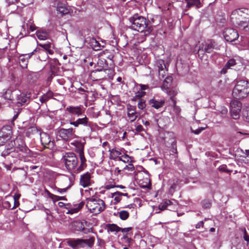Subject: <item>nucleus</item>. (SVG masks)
Returning <instances> with one entry per match:
<instances>
[{
	"mask_svg": "<svg viewBox=\"0 0 249 249\" xmlns=\"http://www.w3.org/2000/svg\"><path fill=\"white\" fill-rule=\"evenodd\" d=\"M223 36L225 40L228 42L234 41L239 37L237 32L232 28L225 29L223 32Z\"/></svg>",
	"mask_w": 249,
	"mask_h": 249,
	"instance_id": "4468645a",
	"label": "nucleus"
},
{
	"mask_svg": "<svg viewBox=\"0 0 249 249\" xmlns=\"http://www.w3.org/2000/svg\"><path fill=\"white\" fill-rule=\"evenodd\" d=\"M49 98L47 96L46 94H44L43 95L40 99V101H41V102L42 103H45L46 101H47L48 100H49Z\"/></svg>",
	"mask_w": 249,
	"mask_h": 249,
	"instance_id": "09e8293b",
	"label": "nucleus"
},
{
	"mask_svg": "<svg viewBox=\"0 0 249 249\" xmlns=\"http://www.w3.org/2000/svg\"><path fill=\"white\" fill-rule=\"evenodd\" d=\"M163 202L166 207H167L168 205H170L171 203V201L168 199L164 200Z\"/></svg>",
	"mask_w": 249,
	"mask_h": 249,
	"instance_id": "0e129e2a",
	"label": "nucleus"
},
{
	"mask_svg": "<svg viewBox=\"0 0 249 249\" xmlns=\"http://www.w3.org/2000/svg\"><path fill=\"white\" fill-rule=\"evenodd\" d=\"M173 80L172 77L171 76H168L165 77L163 85L161 87V88L163 91L167 93L170 92L171 84Z\"/></svg>",
	"mask_w": 249,
	"mask_h": 249,
	"instance_id": "6ab92c4d",
	"label": "nucleus"
},
{
	"mask_svg": "<svg viewBox=\"0 0 249 249\" xmlns=\"http://www.w3.org/2000/svg\"><path fill=\"white\" fill-rule=\"evenodd\" d=\"M87 224V222L85 220L76 221L72 223V226L74 230L87 233L89 232V229L86 228Z\"/></svg>",
	"mask_w": 249,
	"mask_h": 249,
	"instance_id": "dca6fc26",
	"label": "nucleus"
},
{
	"mask_svg": "<svg viewBox=\"0 0 249 249\" xmlns=\"http://www.w3.org/2000/svg\"><path fill=\"white\" fill-rule=\"evenodd\" d=\"M9 155L12 157L21 160L25 157H33V153L27 146L23 138L19 136L14 141H10L1 153L3 157Z\"/></svg>",
	"mask_w": 249,
	"mask_h": 249,
	"instance_id": "f257e3e1",
	"label": "nucleus"
},
{
	"mask_svg": "<svg viewBox=\"0 0 249 249\" xmlns=\"http://www.w3.org/2000/svg\"><path fill=\"white\" fill-rule=\"evenodd\" d=\"M202 205L204 208H209L211 206V203L208 200H204L202 202Z\"/></svg>",
	"mask_w": 249,
	"mask_h": 249,
	"instance_id": "58836bf2",
	"label": "nucleus"
},
{
	"mask_svg": "<svg viewBox=\"0 0 249 249\" xmlns=\"http://www.w3.org/2000/svg\"><path fill=\"white\" fill-rule=\"evenodd\" d=\"M218 169L221 172H225L227 173H230V171L227 169V166L225 164H223L220 166L218 168Z\"/></svg>",
	"mask_w": 249,
	"mask_h": 249,
	"instance_id": "a19ab883",
	"label": "nucleus"
},
{
	"mask_svg": "<svg viewBox=\"0 0 249 249\" xmlns=\"http://www.w3.org/2000/svg\"><path fill=\"white\" fill-rule=\"evenodd\" d=\"M94 42L95 43V45H94V50H99V49L98 48H100V43L98 42H97L96 40H93L92 43H93Z\"/></svg>",
	"mask_w": 249,
	"mask_h": 249,
	"instance_id": "603ef678",
	"label": "nucleus"
},
{
	"mask_svg": "<svg viewBox=\"0 0 249 249\" xmlns=\"http://www.w3.org/2000/svg\"><path fill=\"white\" fill-rule=\"evenodd\" d=\"M36 29V26L34 24L30 25V30L31 31H32V32L34 31Z\"/></svg>",
	"mask_w": 249,
	"mask_h": 249,
	"instance_id": "774afa93",
	"label": "nucleus"
},
{
	"mask_svg": "<svg viewBox=\"0 0 249 249\" xmlns=\"http://www.w3.org/2000/svg\"><path fill=\"white\" fill-rule=\"evenodd\" d=\"M124 169L132 171L134 170V166L132 163H129L128 165H125V166L124 167Z\"/></svg>",
	"mask_w": 249,
	"mask_h": 249,
	"instance_id": "c03bdc74",
	"label": "nucleus"
},
{
	"mask_svg": "<svg viewBox=\"0 0 249 249\" xmlns=\"http://www.w3.org/2000/svg\"><path fill=\"white\" fill-rule=\"evenodd\" d=\"M235 64V60L234 59H230L227 62L226 65L227 66V67H228L230 69L231 67L234 66Z\"/></svg>",
	"mask_w": 249,
	"mask_h": 249,
	"instance_id": "4c0bfd02",
	"label": "nucleus"
},
{
	"mask_svg": "<svg viewBox=\"0 0 249 249\" xmlns=\"http://www.w3.org/2000/svg\"><path fill=\"white\" fill-rule=\"evenodd\" d=\"M206 127H200L195 130L192 129V132L195 134H199L201 132H202L203 130H204L206 128Z\"/></svg>",
	"mask_w": 249,
	"mask_h": 249,
	"instance_id": "a18cd8bd",
	"label": "nucleus"
},
{
	"mask_svg": "<svg viewBox=\"0 0 249 249\" xmlns=\"http://www.w3.org/2000/svg\"><path fill=\"white\" fill-rule=\"evenodd\" d=\"M187 3L186 7L190 8L193 6H196L197 8L200 7V2L199 0H185Z\"/></svg>",
	"mask_w": 249,
	"mask_h": 249,
	"instance_id": "b1692460",
	"label": "nucleus"
},
{
	"mask_svg": "<svg viewBox=\"0 0 249 249\" xmlns=\"http://www.w3.org/2000/svg\"><path fill=\"white\" fill-rule=\"evenodd\" d=\"M86 166V162H81L80 166H79L78 169L80 171L83 170L84 168Z\"/></svg>",
	"mask_w": 249,
	"mask_h": 249,
	"instance_id": "bf43d9fd",
	"label": "nucleus"
},
{
	"mask_svg": "<svg viewBox=\"0 0 249 249\" xmlns=\"http://www.w3.org/2000/svg\"><path fill=\"white\" fill-rule=\"evenodd\" d=\"M244 231V236L243 238L245 241L248 242V244H249V235L248 234L247 232L245 229H243Z\"/></svg>",
	"mask_w": 249,
	"mask_h": 249,
	"instance_id": "49530a36",
	"label": "nucleus"
},
{
	"mask_svg": "<svg viewBox=\"0 0 249 249\" xmlns=\"http://www.w3.org/2000/svg\"><path fill=\"white\" fill-rule=\"evenodd\" d=\"M107 228L108 231H120V228L119 227L115 224H108L107 225Z\"/></svg>",
	"mask_w": 249,
	"mask_h": 249,
	"instance_id": "cd10ccee",
	"label": "nucleus"
},
{
	"mask_svg": "<svg viewBox=\"0 0 249 249\" xmlns=\"http://www.w3.org/2000/svg\"><path fill=\"white\" fill-rule=\"evenodd\" d=\"M119 217L123 220L127 219L129 215V213L124 210H123L118 213Z\"/></svg>",
	"mask_w": 249,
	"mask_h": 249,
	"instance_id": "c756f323",
	"label": "nucleus"
},
{
	"mask_svg": "<svg viewBox=\"0 0 249 249\" xmlns=\"http://www.w3.org/2000/svg\"><path fill=\"white\" fill-rule=\"evenodd\" d=\"M19 0H6L7 3L8 5H11L17 2Z\"/></svg>",
	"mask_w": 249,
	"mask_h": 249,
	"instance_id": "680f3d73",
	"label": "nucleus"
},
{
	"mask_svg": "<svg viewBox=\"0 0 249 249\" xmlns=\"http://www.w3.org/2000/svg\"><path fill=\"white\" fill-rule=\"evenodd\" d=\"M14 205L13 207L11 208V206L10 202L8 201H5L4 202V207H5L6 208H7V209H11L12 210L15 209L16 207H17V205L16 204L17 203L18 205V201L17 202L15 197H14Z\"/></svg>",
	"mask_w": 249,
	"mask_h": 249,
	"instance_id": "7c9ffc66",
	"label": "nucleus"
},
{
	"mask_svg": "<svg viewBox=\"0 0 249 249\" xmlns=\"http://www.w3.org/2000/svg\"><path fill=\"white\" fill-rule=\"evenodd\" d=\"M70 9H69L67 6L63 5V15H67L70 13Z\"/></svg>",
	"mask_w": 249,
	"mask_h": 249,
	"instance_id": "6e6d98bb",
	"label": "nucleus"
},
{
	"mask_svg": "<svg viewBox=\"0 0 249 249\" xmlns=\"http://www.w3.org/2000/svg\"><path fill=\"white\" fill-rule=\"evenodd\" d=\"M80 193L82 196L86 197V207L91 213L98 214L105 210L106 205L103 200L98 197H90L94 194L92 188L85 190L81 189Z\"/></svg>",
	"mask_w": 249,
	"mask_h": 249,
	"instance_id": "f03ea898",
	"label": "nucleus"
},
{
	"mask_svg": "<svg viewBox=\"0 0 249 249\" xmlns=\"http://www.w3.org/2000/svg\"><path fill=\"white\" fill-rule=\"evenodd\" d=\"M172 152L174 153H176L177 152V149L176 148V142H174L172 143Z\"/></svg>",
	"mask_w": 249,
	"mask_h": 249,
	"instance_id": "864d4df0",
	"label": "nucleus"
},
{
	"mask_svg": "<svg viewBox=\"0 0 249 249\" xmlns=\"http://www.w3.org/2000/svg\"><path fill=\"white\" fill-rule=\"evenodd\" d=\"M66 168L68 170L73 169L77 164V159L73 153H67L63 156Z\"/></svg>",
	"mask_w": 249,
	"mask_h": 249,
	"instance_id": "0eeeda50",
	"label": "nucleus"
},
{
	"mask_svg": "<svg viewBox=\"0 0 249 249\" xmlns=\"http://www.w3.org/2000/svg\"><path fill=\"white\" fill-rule=\"evenodd\" d=\"M53 6L55 8L57 14L59 13L62 16V0H54Z\"/></svg>",
	"mask_w": 249,
	"mask_h": 249,
	"instance_id": "5701e85b",
	"label": "nucleus"
},
{
	"mask_svg": "<svg viewBox=\"0 0 249 249\" xmlns=\"http://www.w3.org/2000/svg\"><path fill=\"white\" fill-rule=\"evenodd\" d=\"M79 156H80L81 162H83L86 161V160L84 157V153L83 152H80L79 153Z\"/></svg>",
	"mask_w": 249,
	"mask_h": 249,
	"instance_id": "3c124183",
	"label": "nucleus"
},
{
	"mask_svg": "<svg viewBox=\"0 0 249 249\" xmlns=\"http://www.w3.org/2000/svg\"><path fill=\"white\" fill-rule=\"evenodd\" d=\"M145 102L144 100H139V102L138 103V107L139 109H144L145 107Z\"/></svg>",
	"mask_w": 249,
	"mask_h": 249,
	"instance_id": "e433bc0d",
	"label": "nucleus"
},
{
	"mask_svg": "<svg viewBox=\"0 0 249 249\" xmlns=\"http://www.w3.org/2000/svg\"><path fill=\"white\" fill-rule=\"evenodd\" d=\"M145 95V92L144 91H142L140 89L137 91V92L135 93V95L134 97V99L136 100L137 98L139 100L142 99L141 98L144 96Z\"/></svg>",
	"mask_w": 249,
	"mask_h": 249,
	"instance_id": "473e14b6",
	"label": "nucleus"
},
{
	"mask_svg": "<svg viewBox=\"0 0 249 249\" xmlns=\"http://www.w3.org/2000/svg\"><path fill=\"white\" fill-rule=\"evenodd\" d=\"M240 110H231L230 113L231 117L234 119H237L240 116Z\"/></svg>",
	"mask_w": 249,
	"mask_h": 249,
	"instance_id": "2f4dec72",
	"label": "nucleus"
},
{
	"mask_svg": "<svg viewBox=\"0 0 249 249\" xmlns=\"http://www.w3.org/2000/svg\"><path fill=\"white\" fill-rule=\"evenodd\" d=\"M229 69V68L228 67H227V66L225 65V66L221 70V71H220V73L221 74H225V73H226V72L227 71V70Z\"/></svg>",
	"mask_w": 249,
	"mask_h": 249,
	"instance_id": "13d9d810",
	"label": "nucleus"
},
{
	"mask_svg": "<svg viewBox=\"0 0 249 249\" xmlns=\"http://www.w3.org/2000/svg\"><path fill=\"white\" fill-rule=\"evenodd\" d=\"M88 122V118L86 116H85L83 118L78 119L75 122H70V124L72 125H73L75 127H77L79 124L87 125Z\"/></svg>",
	"mask_w": 249,
	"mask_h": 249,
	"instance_id": "412c9836",
	"label": "nucleus"
},
{
	"mask_svg": "<svg viewBox=\"0 0 249 249\" xmlns=\"http://www.w3.org/2000/svg\"><path fill=\"white\" fill-rule=\"evenodd\" d=\"M74 179V176L71 173L69 175H63V186H65L63 193L73 185Z\"/></svg>",
	"mask_w": 249,
	"mask_h": 249,
	"instance_id": "2eb2a0df",
	"label": "nucleus"
},
{
	"mask_svg": "<svg viewBox=\"0 0 249 249\" xmlns=\"http://www.w3.org/2000/svg\"><path fill=\"white\" fill-rule=\"evenodd\" d=\"M94 241L93 237H89L85 239L72 238L66 240L67 244L74 249L86 247L91 248L93 245Z\"/></svg>",
	"mask_w": 249,
	"mask_h": 249,
	"instance_id": "39448f33",
	"label": "nucleus"
},
{
	"mask_svg": "<svg viewBox=\"0 0 249 249\" xmlns=\"http://www.w3.org/2000/svg\"><path fill=\"white\" fill-rule=\"evenodd\" d=\"M36 36L40 40H45L48 38L49 35L46 32L37 31Z\"/></svg>",
	"mask_w": 249,
	"mask_h": 249,
	"instance_id": "c85d7f7f",
	"label": "nucleus"
},
{
	"mask_svg": "<svg viewBox=\"0 0 249 249\" xmlns=\"http://www.w3.org/2000/svg\"><path fill=\"white\" fill-rule=\"evenodd\" d=\"M242 114L246 121L249 122V110H243Z\"/></svg>",
	"mask_w": 249,
	"mask_h": 249,
	"instance_id": "ea45409f",
	"label": "nucleus"
},
{
	"mask_svg": "<svg viewBox=\"0 0 249 249\" xmlns=\"http://www.w3.org/2000/svg\"><path fill=\"white\" fill-rule=\"evenodd\" d=\"M249 93V83L248 81H238L232 90V96L236 98H243Z\"/></svg>",
	"mask_w": 249,
	"mask_h": 249,
	"instance_id": "20e7f679",
	"label": "nucleus"
},
{
	"mask_svg": "<svg viewBox=\"0 0 249 249\" xmlns=\"http://www.w3.org/2000/svg\"><path fill=\"white\" fill-rule=\"evenodd\" d=\"M170 104L172 107L176 109V102L173 97L170 98Z\"/></svg>",
	"mask_w": 249,
	"mask_h": 249,
	"instance_id": "de8ad7c7",
	"label": "nucleus"
},
{
	"mask_svg": "<svg viewBox=\"0 0 249 249\" xmlns=\"http://www.w3.org/2000/svg\"><path fill=\"white\" fill-rule=\"evenodd\" d=\"M13 91L10 89H8L3 93L2 97L4 99L8 100H12L13 99V96L12 94Z\"/></svg>",
	"mask_w": 249,
	"mask_h": 249,
	"instance_id": "bb28decb",
	"label": "nucleus"
},
{
	"mask_svg": "<svg viewBox=\"0 0 249 249\" xmlns=\"http://www.w3.org/2000/svg\"><path fill=\"white\" fill-rule=\"evenodd\" d=\"M136 130L137 132H141L143 130L142 126L141 124L138 125L136 127Z\"/></svg>",
	"mask_w": 249,
	"mask_h": 249,
	"instance_id": "052dcab7",
	"label": "nucleus"
},
{
	"mask_svg": "<svg viewBox=\"0 0 249 249\" xmlns=\"http://www.w3.org/2000/svg\"><path fill=\"white\" fill-rule=\"evenodd\" d=\"M155 68L159 71V76L160 79L164 78L167 73L164 61L162 59L157 60L155 63Z\"/></svg>",
	"mask_w": 249,
	"mask_h": 249,
	"instance_id": "f8f14e48",
	"label": "nucleus"
},
{
	"mask_svg": "<svg viewBox=\"0 0 249 249\" xmlns=\"http://www.w3.org/2000/svg\"><path fill=\"white\" fill-rule=\"evenodd\" d=\"M31 94L30 92H20L16 94V104L18 107L24 106L28 104L30 101Z\"/></svg>",
	"mask_w": 249,
	"mask_h": 249,
	"instance_id": "9d476101",
	"label": "nucleus"
},
{
	"mask_svg": "<svg viewBox=\"0 0 249 249\" xmlns=\"http://www.w3.org/2000/svg\"><path fill=\"white\" fill-rule=\"evenodd\" d=\"M38 45L42 48H43L45 51L49 50V48H51V44L47 43V44H38Z\"/></svg>",
	"mask_w": 249,
	"mask_h": 249,
	"instance_id": "37998d69",
	"label": "nucleus"
},
{
	"mask_svg": "<svg viewBox=\"0 0 249 249\" xmlns=\"http://www.w3.org/2000/svg\"><path fill=\"white\" fill-rule=\"evenodd\" d=\"M110 152V158L111 159L113 160H119V157L120 155H121V152L116 149H112V150H109Z\"/></svg>",
	"mask_w": 249,
	"mask_h": 249,
	"instance_id": "393cba45",
	"label": "nucleus"
},
{
	"mask_svg": "<svg viewBox=\"0 0 249 249\" xmlns=\"http://www.w3.org/2000/svg\"><path fill=\"white\" fill-rule=\"evenodd\" d=\"M72 113L77 114L78 116L80 115L82 113L81 110H69Z\"/></svg>",
	"mask_w": 249,
	"mask_h": 249,
	"instance_id": "4d7b16f0",
	"label": "nucleus"
},
{
	"mask_svg": "<svg viewBox=\"0 0 249 249\" xmlns=\"http://www.w3.org/2000/svg\"><path fill=\"white\" fill-rule=\"evenodd\" d=\"M93 177L89 172H86L80 176L79 184L84 188L89 187L94 184Z\"/></svg>",
	"mask_w": 249,
	"mask_h": 249,
	"instance_id": "9b49d317",
	"label": "nucleus"
},
{
	"mask_svg": "<svg viewBox=\"0 0 249 249\" xmlns=\"http://www.w3.org/2000/svg\"><path fill=\"white\" fill-rule=\"evenodd\" d=\"M72 128L63 129V141H69L75 138Z\"/></svg>",
	"mask_w": 249,
	"mask_h": 249,
	"instance_id": "aec40b11",
	"label": "nucleus"
},
{
	"mask_svg": "<svg viewBox=\"0 0 249 249\" xmlns=\"http://www.w3.org/2000/svg\"><path fill=\"white\" fill-rule=\"evenodd\" d=\"M213 49H217L216 47V43L214 41L210 40L200 45L198 53H199L201 51L204 53H211Z\"/></svg>",
	"mask_w": 249,
	"mask_h": 249,
	"instance_id": "ddd939ff",
	"label": "nucleus"
},
{
	"mask_svg": "<svg viewBox=\"0 0 249 249\" xmlns=\"http://www.w3.org/2000/svg\"><path fill=\"white\" fill-rule=\"evenodd\" d=\"M137 85L140 87V89L142 91L147 89L149 88L147 85L138 84Z\"/></svg>",
	"mask_w": 249,
	"mask_h": 249,
	"instance_id": "8fccbe9b",
	"label": "nucleus"
},
{
	"mask_svg": "<svg viewBox=\"0 0 249 249\" xmlns=\"http://www.w3.org/2000/svg\"><path fill=\"white\" fill-rule=\"evenodd\" d=\"M12 135L11 127L9 125L3 126L0 130V146L3 145L9 141Z\"/></svg>",
	"mask_w": 249,
	"mask_h": 249,
	"instance_id": "1a4fd4ad",
	"label": "nucleus"
},
{
	"mask_svg": "<svg viewBox=\"0 0 249 249\" xmlns=\"http://www.w3.org/2000/svg\"><path fill=\"white\" fill-rule=\"evenodd\" d=\"M38 131L37 129L34 126H32L30 128H29L27 130V135L28 137H29L30 134H34L36 133H38Z\"/></svg>",
	"mask_w": 249,
	"mask_h": 249,
	"instance_id": "72a5a7b5",
	"label": "nucleus"
},
{
	"mask_svg": "<svg viewBox=\"0 0 249 249\" xmlns=\"http://www.w3.org/2000/svg\"><path fill=\"white\" fill-rule=\"evenodd\" d=\"M140 115L136 110H128L127 116L131 122L134 121Z\"/></svg>",
	"mask_w": 249,
	"mask_h": 249,
	"instance_id": "4be33fe9",
	"label": "nucleus"
},
{
	"mask_svg": "<svg viewBox=\"0 0 249 249\" xmlns=\"http://www.w3.org/2000/svg\"><path fill=\"white\" fill-rule=\"evenodd\" d=\"M204 222L203 221H201L199 222L196 225V229L199 228L200 227H202L203 226Z\"/></svg>",
	"mask_w": 249,
	"mask_h": 249,
	"instance_id": "e2e57ef3",
	"label": "nucleus"
},
{
	"mask_svg": "<svg viewBox=\"0 0 249 249\" xmlns=\"http://www.w3.org/2000/svg\"><path fill=\"white\" fill-rule=\"evenodd\" d=\"M129 21L131 23L130 28L134 30L143 32L144 36H148L152 31V27H148V20L138 14L130 18Z\"/></svg>",
	"mask_w": 249,
	"mask_h": 249,
	"instance_id": "7ed1b4c3",
	"label": "nucleus"
},
{
	"mask_svg": "<svg viewBox=\"0 0 249 249\" xmlns=\"http://www.w3.org/2000/svg\"><path fill=\"white\" fill-rule=\"evenodd\" d=\"M244 43L246 45L247 48L249 50V40H243Z\"/></svg>",
	"mask_w": 249,
	"mask_h": 249,
	"instance_id": "69168bd1",
	"label": "nucleus"
},
{
	"mask_svg": "<svg viewBox=\"0 0 249 249\" xmlns=\"http://www.w3.org/2000/svg\"><path fill=\"white\" fill-rule=\"evenodd\" d=\"M165 103L164 99L158 96H154L149 101V104L151 107L158 109L162 107Z\"/></svg>",
	"mask_w": 249,
	"mask_h": 249,
	"instance_id": "f3484780",
	"label": "nucleus"
},
{
	"mask_svg": "<svg viewBox=\"0 0 249 249\" xmlns=\"http://www.w3.org/2000/svg\"><path fill=\"white\" fill-rule=\"evenodd\" d=\"M131 230V228H120V231L123 233H127Z\"/></svg>",
	"mask_w": 249,
	"mask_h": 249,
	"instance_id": "5fc2aeb1",
	"label": "nucleus"
},
{
	"mask_svg": "<svg viewBox=\"0 0 249 249\" xmlns=\"http://www.w3.org/2000/svg\"><path fill=\"white\" fill-rule=\"evenodd\" d=\"M230 107L231 109H241L242 103L237 100H233L230 103Z\"/></svg>",
	"mask_w": 249,
	"mask_h": 249,
	"instance_id": "a878e982",
	"label": "nucleus"
},
{
	"mask_svg": "<svg viewBox=\"0 0 249 249\" xmlns=\"http://www.w3.org/2000/svg\"><path fill=\"white\" fill-rule=\"evenodd\" d=\"M236 15L241 17V19L239 18V22H237L236 24L240 28H243L245 31L247 30L248 22L249 21V9L247 8H240L234 11L232 13V18L233 16Z\"/></svg>",
	"mask_w": 249,
	"mask_h": 249,
	"instance_id": "423d86ee",
	"label": "nucleus"
},
{
	"mask_svg": "<svg viewBox=\"0 0 249 249\" xmlns=\"http://www.w3.org/2000/svg\"><path fill=\"white\" fill-rule=\"evenodd\" d=\"M46 94L47 96L49 97V99L52 98L53 96V93L52 91H49Z\"/></svg>",
	"mask_w": 249,
	"mask_h": 249,
	"instance_id": "338daca9",
	"label": "nucleus"
},
{
	"mask_svg": "<svg viewBox=\"0 0 249 249\" xmlns=\"http://www.w3.org/2000/svg\"><path fill=\"white\" fill-rule=\"evenodd\" d=\"M35 51H36V50H35L34 52L31 53L21 54L19 56V64L22 69H25L27 68L28 59L32 56Z\"/></svg>",
	"mask_w": 249,
	"mask_h": 249,
	"instance_id": "a211bd4d",
	"label": "nucleus"
},
{
	"mask_svg": "<svg viewBox=\"0 0 249 249\" xmlns=\"http://www.w3.org/2000/svg\"><path fill=\"white\" fill-rule=\"evenodd\" d=\"M167 207L164 205L163 202L160 204L159 206V211H156V213H159L161 211L164 210L166 209Z\"/></svg>",
	"mask_w": 249,
	"mask_h": 249,
	"instance_id": "79ce46f5",
	"label": "nucleus"
},
{
	"mask_svg": "<svg viewBox=\"0 0 249 249\" xmlns=\"http://www.w3.org/2000/svg\"><path fill=\"white\" fill-rule=\"evenodd\" d=\"M84 202L81 201L78 204H65L63 203V213L72 214L78 213L84 206Z\"/></svg>",
	"mask_w": 249,
	"mask_h": 249,
	"instance_id": "6e6552de",
	"label": "nucleus"
},
{
	"mask_svg": "<svg viewBox=\"0 0 249 249\" xmlns=\"http://www.w3.org/2000/svg\"><path fill=\"white\" fill-rule=\"evenodd\" d=\"M130 158L127 155H124L119 157V160L123 161L124 163H128L130 161Z\"/></svg>",
	"mask_w": 249,
	"mask_h": 249,
	"instance_id": "f704fd0d",
	"label": "nucleus"
},
{
	"mask_svg": "<svg viewBox=\"0 0 249 249\" xmlns=\"http://www.w3.org/2000/svg\"><path fill=\"white\" fill-rule=\"evenodd\" d=\"M112 197L114 199V200L115 201L114 204H116L119 202L121 200V197L118 194L117 192L112 194Z\"/></svg>",
	"mask_w": 249,
	"mask_h": 249,
	"instance_id": "c9c22d12",
	"label": "nucleus"
}]
</instances>
